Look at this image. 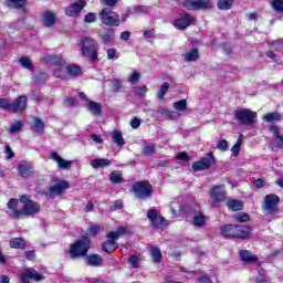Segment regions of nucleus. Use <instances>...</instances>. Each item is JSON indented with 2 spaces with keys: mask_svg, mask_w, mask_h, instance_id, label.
Masks as SVG:
<instances>
[{
  "mask_svg": "<svg viewBox=\"0 0 283 283\" xmlns=\"http://www.w3.org/2000/svg\"><path fill=\"white\" fill-rule=\"evenodd\" d=\"M7 207V213L13 220H20L23 216H36L41 211V206L28 196H22L20 199L11 198Z\"/></svg>",
  "mask_w": 283,
  "mask_h": 283,
  "instance_id": "f257e3e1",
  "label": "nucleus"
},
{
  "mask_svg": "<svg viewBox=\"0 0 283 283\" xmlns=\"http://www.w3.org/2000/svg\"><path fill=\"white\" fill-rule=\"evenodd\" d=\"M97 48L98 43L92 38H84L81 41L82 56L88 59V61H96L98 59Z\"/></svg>",
  "mask_w": 283,
  "mask_h": 283,
  "instance_id": "f03ea898",
  "label": "nucleus"
},
{
  "mask_svg": "<svg viewBox=\"0 0 283 283\" xmlns=\"http://www.w3.org/2000/svg\"><path fill=\"white\" fill-rule=\"evenodd\" d=\"M127 233V228L119 227L117 231H111L107 233L106 238L108 240L103 244V251L106 253H114L115 250L118 249V243L116 242L120 235H125Z\"/></svg>",
  "mask_w": 283,
  "mask_h": 283,
  "instance_id": "7ed1b4c3",
  "label": "nucleus"
},
{
  "mask_svg": "<svg viewBox=\"0 0 283 283\" xmlns=\"http://www.w3.org/2000/svg\"><path fill=\"white\" fill-rule=\"evenodd\" d=\"M91 247H92V241H90V238L83 237L82 239L77 240L75 243L71 245V249H70L71 258H85Z\"/></svg>",
  "mask_w": 283,
  "mask_h": 283,
  "instance_id": "20e7f679",
  "label": "nucleus"
},
{
  "mask_svg": "<svg viewBox=\"0 0 283 283\" xmlns=\"http://www.w3.org/2000/svg\"><path fill=\"white\" fill-rule=\"evenodd\" d=\"M99 20L104 25H109L111 28H118V25H120V15L109 8L101 10Z\"/></svg>",
  "mask_w": 283,
  "mask_h": 283,
  "instance_id": "39448f33",
  "label": "nucleus"
},
{
  "mask_svg": "<svg viewBox=\"0 0 283 283\" xmlns=\"http://www.w3.org/2000/svg\"><path fill=\"white\" fill-rule=\"evenodd\" d=\"M234 118L238 123H241V125H255V123H258V113L249 108H243L234 111Z\"/></svg>",
  "mask_w": 283,
  "mask_h": 283,
  "instance_id": "423d86ee",
  "label": "nucleus"
},
{
  "mask_svg": "<svg viewBox=\"0 0 283 283\" xmlns=\"http://www.w3.org/2000/svg\"><path fill=\"white\" fill-rule=\"evenodd\" d=\"M135 198L138 200H145L151 196V186L148 181H139L133 186Z\"/></svg>",
  "mask_w": 283,
  "mask_h": 283,
  "instance_id": "0eeeda50",
  "label": "nucleus"
},
{
  "mask_svg": "<svg viewBox=\"0 0 283 283\" xmlns=\"http://www.w3.org/2000/svg\"><path fill=\"white\" fill-rule=\"evenodd\" d=\"M45 62L52 63L54 65L53 76H55V78H59L57 74H67V72L65 71V65H67V61H65L63 57L50 55L45 57Z\"/></svg>",
  "mask_w": 283,
  "mask_h": 283,
  "instance_id": "6e6552de",
  "label": "nucleus"
},
{
  "mask_svg": "<svg viewBox=\"0 0 283 283\" xmlns=\"http://www.w3.org/2000/svg\"><path fill=\"white\" fill-rule=\"evenodd\" d=\"M212 6L209 0H185L182 2V8H186V10H207Z\"/></svg>",
  "mask_w": 283,
  "mask_h": 283,
  "instance_id": "1a4fd4ad",
  "label": "nucleus"
},
{
  "mask_svg": "<svg viewBox=\"0 0 283 283\" xmlns=\"http://www.w3.org/2000/svg\"><path fill=\"white\" fill-rule=\"evenodd\" d=\"M64 70L66 72L64 74H59V72H55V74L64 81H70L72 78H76L77 76H81V74H82L81 66L77 64H71V65L65 64Z\"/></svg>",
  "mask_w": 283,
  "mask_h": 283,
  "instance_id": "9d476101",
  "label": "nucleus"
},
{
  "mask_svg": "<svg viewBox=\"0 0 283 283\" xmlns=\"http://www.w3.org/2000/svg\"><path fill=\"white\" fill-rule=\"evenodd\" d=\"M210 198L213 202H224L227 200V188L224 185L213 186L210 190Z\"/></svg>",
  "mask_w": 283,
  "mask_h": 283,
  "instance_id": "9b49d317",
  "label": "nucleus"
},
{
  "mask_svg": "<svg viewBox=\"0 0 283 283\" xmlns=\"http://www.w3.org/2000/svg\"><path fill=\"white\" fill-rule=\"evenodd\" d=\"M30 280H33V282H41V280H43V274L36 272V270L32 268L23 270L21 273V283H30Z\"/></svg>",
  "mask_w": 283,
  "mask_h": 283,
  "instance_id": "f8f14e48",
  "label": "nucleus"
},
{
  "mask_svg": "<svg viewBox=\"0 0 283 283\" xmlns=\"http://www.w3.org/2000/svg\"><path fill=\"white\" fill-rule=\"evenodd\" d=\"M196 19H193L191 14L184 13L181 18L174 21V28H176V30H187L189 25H193Z\"/></svg>",
  "mask_w": 283,
  "mask_h": 283,
  "instance_id": "ddd939ff",
  "label": "nucleus"
},
{
  "mask_svg": "<svg viewBox=\"0 0 283 283\" xmlns=\"http://www.w3.org/2000/svg\"><path fill=\"white\" fill-rule=\"evenodd\" d=\"M70 189V182L66 180H60L55 185L49 187V196L50 198H55V196H61L63 191Z\"/></svg>",
  "mask_w": 283,
  "mask_h": 283,
  "instance_id": "4468645a",
  "label": "nucleus"
},
{
  "mask_svg": "<svg viewBox=\"0 0 283 283\" xmlns=\"http://www.w3.org/2000/svg\"><path fill=\"white\" fill-rule=\"evenodd\" d=\"M279 202L280 197H277L276 195H268L264 199L263 209L266 211V213H275Z\"/></svg>",
  "mask_w": 283,
  "mask_h": 283,
  "instance_id": "2eb2a0df",
  "label": "nucleus"
},
{
  "mask_svg": "<svg viewBox=\"0 0 283 283\" xmlns=\"http://www.w3.org/2000/svg\"><path fill=\"white\" fill-rule=\"evenodd\" d=\"M51 160H54V163H56L59 169H64V170L72 169V166L74 165V161L64 159L56 151L51 153Z\"/></svg>",
  "mask_w": 283,
  "mask_h": 283,
  "instance_id": "dca6fc26",
  "label": "nucleus"
},
{
  "mask_svg": "<svg viewBox=\"0 0 283 283\" xmlns=\"http://www.w3.org/2000/svg\"><path fill=\"white\" fill-rule=\"evenodd\" d=\"M147 218L148 220H150L151 224L155 228L167 226V221L165 220V218L158 216V211H156L155 209L148 210Z\"/></svg>",
  "mask_w": 283,
  "mask_h": 283,
  "instance_id": "f3484780",
  "label": "nucleus"
},
{
  "mask_svg": "<svg viewBox=\"0 0 283 283\" xmlns=\"http://www.w3.org/2000/svg\"><path fill=\"white\" fill-rule=\"evenodd\" d=\"M40 22L44 28H54L56 24V13L52 11H45L42 13Z\"/></svg>",
  "mask_w": 283,
  "mask_h": 283,
  "instance_id": "a211bd4d",
  "label": "nucleus"
},
{
  "mask_svg": "<svg viewBox=\"0 0 283 283\" xmlns=\"http://www.w3.org/2000/svg\"><path fill=\"white\" fill-rule=\"evenodd\" d=\"M85 8V1L80 0L77 2L71 3L69 7H66L65 12L67 17H78L81 14V11Z\"/></svg>",
  "mask_w": 283,
  "mask_h": 283,
  "instance_id": "6ab92c4d",
  "label": "nucleus"
},
{
  "mask_svg": "<svg viewBox=\"0 0 283 283\" xmlns=\"http://www.w3.org/2000/svg\"><path fill=\"white\" fill-rule=\"evenodd\" d=\"M211 165H213V157L209 156V157H205L201 160L195 163L192 165V169H193V171H205V169H209V167H211Z\"/></svg>",
  "mask_w": 283,
  "mask_h": 283,
  "instance_id": "aec40b11",
  "label": "nucleus"
},
{
  "mask_svg": "<svg viewBox=\"0 0 283 283\" xmlns=\"http://www.w3.org/2000/svg\"><path fill=\"white\" fill-rule=\"evenodd\" d=\"M12 112L19 114V112H24L28 107V97L24 95L19 96L14 102H12Z\"/></svg>",
  "mask_w": 283,
  "mask_h": 283,
  "instance_id": "412c9836",
  "label": "nucleus"
},
{
  "mask_svg": "<svg viewBox=\"0 0 283 283\" xmlns=\"http://www.w3.org/2000/svg\"><path fill=\"white\" fill-rule=\"evenodd\" d=\"M28 125L35 134H42L43 129H45V123H43L39 117H32L28 122Z\"/></svg>",
  "mask_w": 283,
  "mask_h": 283,
  "instance_id": "4be33fe9",
  "label": "nucleus"
},
{
  "mask_svg": "<svg viewBox=\"0 0 283 283\" xmlns=\"http://www.w3.org/2000/svg\"><path fill=\"white\" fill-rule=\"evenodd\" d=\"M18 171L22 178H30L34 174V168L27 161L20 163Z\"/></svg>",
  "mask_w": 283,
  "mask_h": 283,
  "instance_id": "5701e85b",
  "label": "nucleus"
},
{
  "mask_svg": "<svg viewBox=\"0 0 283 283\" xmlns=\"http://www.w3.org/2000/svg\"><path fill=\"white\" fill-rule=\"evenodd\" d=\"M85 107L92 116H101V112H103V106L101 103L94 101H86Z\"/></svg>",
  "mask_w": 283,
  "mask_h": 283,
  "instance_id": "b1692460",
  "label": "nucleus"
},
{
  "mask_svg": "<svg viewBox=\"0 0 283 283\" xmlns=\"http://www.w3.org/2000/svg\"><path fill=\"white\" fill-rule=\"evenodd\" d=\"M234 238H238L239 240H247L251 233V229L247 226H234Z\"/></svg>",
  "mask_w": 283,
  "mask_h": 283,
  "instance_id": "393cba45",
  "label": "nucleus"
},
{
  "mask_svg": "<svg viewBox=\"0 0 283 283\" xmlns=\"http://www.w3.org/2000/svg\"><path fill=\"white\" fill-rule=\"evenodd\" d=\"M181 56L186 61V63H192L193 61H198V59H200V53L198 52V49L192 48L184 53Z\"/></svg>",
  "mask_w": 283,
  "mask_h": 283,
  "instance_id": "a878e982",
  "label": "nucleus"
},
{
  "mask_svg": "<svg viewBox=\"0 0 283 283\" xmlns=\"http://www.w3.org/2000/svg\"><path fill=\"white\" fill-rule=\"evenodd\" d=\"M235 231H239V228H235L233 224H226L221 228V235L224 238H235Z\"/></svg>",
  "mask_w": 283,
  "mask_h": 283,
  "instance_id": "bb28decb",
  "label": "nucleus"
},
{
  "mask_svg": "<svg viewBox=\"0 0 283 283\" xmlns=\"http://www.w3.org/2000/svg\"><path fill=\"white\" fill-rule=\"evenodd\" d=\"M109 165H112V161H109L107 158H96L91 161V167H93V169L109 167Z\"/></svg>",
  "mask_w": 283,
  "mask_h": 283,
  "instance_id": "cd10ccee",
  "label": "nucleus"
},
{
  "mask_svg": "<svg viewBox=\"0 0 283 283\" xmlns=\"http://www.w3.org/2000/svg\"><path fill=\"white\" fill-rule=\"evenodd\" d=\"M25 123L21 120H15L12 124H10V126L7 128V132L11 135L19 134V132H21V129H23Z\"/></svg>",
  "mask_w": 283,
  "mask_h": 283,
  "instance_id": "c85d7f7f",
  "label": "nucleus"
},
{
  "mask_svg": "<svg viewBox=\"0 0 283 283\" xmlns=\"http://www.w3.org/2000/svg\"><path fill=\"white\" fill-rule=\"evenodd\" d=\"M111 138L117 147H123V145H125V138L123 137V133H120V130H113Z\"/></svg>",
  "mask_w": 283,
  "mask_h": 283,
  "instance_id": "c756f323",
  "label": "nucleus"
},
{
  "mask_svg": "<svg viewBox=\"0 0 283 283\" xmlns=\"http://www.w3.org/2000/svg\"><path fill=\"white\" fill-rule=\"evenodd\" d=\"M262 118L265 123H280L282 120V115L277 112H273L263 115Z\"/></svg>",
  "mask_w": 283,
  "mask_h": 283,
  "instance_id": "7c9ffc66",
  "label": "nucleus"
},
{
  "mask_svg": "<svg viewBox=\"0 0 283 283\" xmlns=\"http://www.w3.org/2000/svg\"><path fill=\"white\" fill-rule=\"evenodd\" d=\"M206 223H207V217H205L202 212H197L193 216V219H192L193 227H205Z\"/></svg>",
  "mask_w": 283,
  "mask_h": 283,
  "instance_id": "2f4dec72",
  "label": "nucleus"
},
{
  "mask_svg": "<svg viewBox=\"0 0 283 283\" xmlns=\"http://www.w3.org/2000/svg\"><path fill=\"white\" fill-rule=\"evenodd\" d=\"M85 261L91 266H99V264L103 262V256H101L98 254H91V255L86 256Z\"/></svg>",
  "mask_w": 283,
  "mask_h": 283,
  "instance_id": "473e14b6",
  "label": "nucleus"
},
{
  "mask_svg": "<svg viewBox=\"0 0 283 283\" xmlns=\"http://www.w3.org/2000/svg\"><path fill=\"white\" fill-rule=\"evenodd\" d=\"M227 207L231 209V211H242L243 203L240 200L231 199L227 202Z\"/></svg>",
  "mask_w": 283,
  "mask_h": 283,
  "instance_id": "72a5a7b5",
  "label": "nucleus"
},
{
  "mask_svg": "<svg viewBox=\"0 0 283 283\" xmlns=\"http://www.w3.org/2000/svg\"><path fill=\"white\" fill-rule=\"evenodd\" d=\"M240 258H241L242 262H255V260H258V258L255 255H253L251 252H249L247 250L240 251Z\"/></svg>",
  "mask_w": 283,
  "mask_h": 283,
  "instance_id": "f704fd0d",
  "label": "nucleus"
},
{
  "mask_svg": "<svg viewBox=\"0 0 283 283\" xmlns=\"http://www.w3.org/2000/svg\"><path fill=\"white\" fill-rule=\"evenodd\" d=\"M11 249H25V241L21 238H13L9 242Z\"/></svg>",
  "mask_w": 283,
  "mask_h": 283,
  "instance_id": "c9c22d12",
  "label": "nucleus"
},
{
  "mask_svg": "<svg viewBox=\"0 0 283 283\" xmlns=\"http://www.w3.org/2000/svg\"><path fill=\"white\" fill-rule=\"evenodd\" d=\"M116 34L113 30H107L101 34L103 43H112L114 41Z\"/></svg>",
  "mask_w": 283,
  "mask_h": 283,
  "instance_id": "e433bc0d",
  "label": "nucleus"
},
{
  "mask_svg": "<svg viewBox=\"0 0 283 283\" xmlns=\"http://www.w3.org/2000/svg\"><path fill=\"white\" fill-rule=\"evenodd\" d=\"M109 180L113 185H120L123 182V174L120 171H113L109 175Z\"/></svg>",
  "mask_w": 283,
  "mask_h": 283,
  "instance_id": "4c0bfd02",
  "label": "nucleus"
},
{
  "mask_svg": "<svg viewBox=\"0 0 283 283\" xmlns=\"http://www.w3.org/2000/svg\"><path fill=\"white\" fill-rule=\"evenodd\" d=\"M174 109L176 112H186L187 111V99H180L172 104Z\"/></svg>",
  "mask_w": 283,
  "mask_h": 283,
  "instance_id": "58836bf2",
  "label": "nucleus"
},
{
  "mask_svg": "<svg viewBox=\"0 0 283 283\" xmlns=\"http://www.w3.org/2000/svg\"><path fill=\"white\" fill-rule=\"evenodd\" d=\"M270 132L274 136V138L279 140L281 145H283V136L280 134V127L272 125L270 126Z\"/></svg>",
  "mask_w": 283,
  "mask_h": 283,
  "instance_id": "ea45409f",
  "label": "nucleus"
},
{
  "mask_svg": "<svg viewBox=\"0 0 283 283\" xmlns=\"http://www.w3.org/2000/svg\"><path fill=\"white\" fill-rule=\"evenodd\" d=\"M20 65L22 67H24V70H30L32 72V70H34V66L32 65V62L30 61V57L28 56H22L20 60Z\"/></svg>",
  "mask_w": 283,
  "mask_h": 283,
  "instance_id": "a19ab883",
  "label": "nucleus"
},
{
  "mask_svg": "<svg viewBox=\"0 0 283 283\" xmlns=\"http://www.w3.org/2000/svg\"><path fill=\"white\" fill-rule=\"evenodd\" d=\"M12 102L8 98H0V109L4 112H12Z\"/></svg>",
  "mask_w": 283,
  "mask_h": 283,
  "instance_id": "79ce46f5",
  "label": "nucleus"
},
{
  "mask_svg": "<svg viewBox=\"0 0 283 283\" xmlns=\"http://www.w3.org/2000/svg\"><path fill=\"white\" fill-rule=\"evenodd\" d=\"M150 255L154 262H160V258H163V253L160 252V248L153 247L150 249Z\"/></svg>",
  "mask_w": 283,
  "mask_h": 283,
  "instance_id": "37998d69",
  "label": "nucleus"
},
{
  "mask_svg": "<svg viewBox=\"0 0 283 283\" xmlns=\"http://www.w3.org/2000/svg\"><path fill=\"white\" fill-rule=\"evenodd\" d=\"M7 6L9 8H23L25 0H7Z\"/></svg>",
  "mask_w": 283,
  "mask_h": 283,
  "instance_id": "c03bdc74",
  "label": "nucleus"
},
{
  "mask_svg": "<svg viewBox=\"0 0 283 283\" xmlns=\"http://www.w3.org/2000/svg\"><path fill=\"white\" fill-rule=\"evenodd\" d=\"M167 92H169V83H164L161 86H160V88H159V91L157 92V97L159 98V99H163V98H165V95L167 94Z\"/></svg>",
  "mask_w": 283,
  "mask_h": 283,
  "instance_id": "a18cd8bd",
  "label": "nucleus"
},
{
  "mask_svg": "<svg viewBox=\"0 0 283 283\" xmlns=\"http://www.w3.org/2000/svg\"><path fill=\"white\" fill-rule=\"evenodd\" d=\"M233 4V0H219L218 8L219 10H229Z\"/></svg>",
  "mask_w": 283,
  "mask_h": 283,
  "instance_id": "49530a36",
  "label": "nucleus"
},
{
  "mask_svg": "<svg viewBox=\"0 0 283 283\" xmlns=\"http://www.w3.org/2000/svg\"><path fill=\"white\" fill-rule=\"evenodd\" d=\"M240 147H242V138L241 137H239L235 145H233L231 148L232 156H234V157L240 156Z\"/></svg>",
  "mask_w": 283,
  "mask_h": 283,
  "instance_id": "de8ad7c7",
  "label": "nucleus"
},
{
  "mask_svg": "<svg viewBox=\"0 0 283 283\" xmlns=\"http://www.w3.org/2000/svg\"><path fill=\"white\" fill-rule=\"evenodd\" d=\"M140 73L139 72H133L129 76H128V83H130V85H136L138 83V81H140Z\"/></svg>",
  "mask_w": 283,
  "mask_h": 283,
  "instance_id": "09e8293b",
  "label": "nucleus"
},
{
  "mask_svg": "<svg viewBox=\"0 0 283 283\" xmlns=\"http://www.w3.org/2000/svg\"><path fill=\"white\" fill-rule=\"evenodd\" d=\"M133 92L137 96H145L147 94V92H149V88H147V86H135L133 88Z\"/></svg>",
  "mask_w": 283,
  "mask_h": 283,
  "instance_id": "8fccbe9b",
  "label": "nucleus"
},
{
  "mask_svg": "<svg viewBox=\"0 0 283 283\" xmlns=\"http://www.w3.org/2000/svg\"><path fill=\"white\" fill-rule=\"evenodd\" d=\"M161 116H167V118H180V115L178 112L175 111H168V109H164L160 111Z\"/></svg>",
  "mask_w": 283,
  "mask_h": 283,
  "instance_id": "3c124183",
  "label": "nucleus"
},
{
  "mask_svg": "<svg viewBox=\"0 0 283 283\" xmlns=\"http://www.w3.org/2000/svg\"><path fill=\"white\" fill-rule=\"evenodd\" d=\"M143 151H144V154L151 156L153 154H156V145L146 144V145H144Z\"/></svg>",
  "mask_w": 283,
  "mask_h": 283,
  "instance_id": "603ef678",
  "label": "nucleus"
},
{
  "mask_svg": "<svg viewBox=\"0 0 283 283\" xmlns=\"http://www.w3.org/2000/svg\"><path fill=\"white\" fill-rule=\"evenodd\" d=\"M98 15L94 12H90L84 17V23H96Z\"/></svg>",
  "mask_w": 283,
  "mask_h": 283,
  "instance_id": "864d4df0",
  "label": "nucleus"
},
{
  "mask_svg": "<svg viewBox=\"0 0 283 283\" xmlns=\"http://www.w3.org/2000/svg\"><path fill=\"white\" fill-rule=\"evenodd\" d=\"M271 6L275 12H283V0H273Z\"/></svg>",
  "mask_w": 283,
  "mask_h": 283,
  "instance_id": "5fc2aeb1",
  "label": "nucleus"
},
{
  "mask_svg": "<svg viewBox=\"0 0 283 283\" xmlns=\"http://www.w3.org/2000/svg\"><path fill=\"white\" fill-rule=\"evenodd\" d=\"M217 149H219L220 151H227V149H229V142H227L226 139H220L217 143Z\"/></svg>",
  "mask_w": 283,
  "mask_h": 283,
  "instance_id": "6e6d98bb",
  "label": "nucleus"
},
{
  "mask_svg": "<svg viewBox=\"0 0 283 283\" xmlns=\"http://www.w3.org/2000/svg\"><path fill=\"white\" fill-rule=\"evenodd\" d=\"M129 264L133 266V269H138V266H140V260L135 254H133L129 258Z\"/></svg>",
  "mask_w": 283,
  "mask_h": 283,
  "instance_id": "4d7b16f0",
  "label": "nucleus"
},
{
  "mask_svg": "<svg viewBox=\"0 0 283 283\" xmlns=\"http://www.w3.org/2000/svg\"><path fill=\"white\" fill-rule=\"evenodd\" d=\"M102 231L101 226H91L88 228L90 235H98V232Z\"/></svg>",
  "mask_w": 283,
  "mask_h": 283,
  "instance_id": "13d9d810",
  "label": "nucleus"
},
{
  "mask_svg": "<svg viewBox=\"0 0 283 283\" xmlns=\"http://www.w3.org/2000/svg\"><path fill=\"white\" fill-rule=\"evenodd\" d=\"M4 156L7 160H11V158H14V151H12V148L10 146H6Z\"/></svg>",
  "mask_w": 283,
  "mask_h": 283,
  "instance_id": "bf43d9fd",
  "label": "nucleus"
},
{
  "mask_svg": "<svg viewBox=\"0 0 283 283\" xmlns=\"http://www.w3.org/2000/svg\"><path fill=\"white\" fill-rule=\"evenodd\" d=\"M130 127H133V129H138V127H140V118L134 117L130 120Z\"/></svg>",
  "mask_w": 283,
  "mask_h": 283,
  "instance_id": "052dcab7",
  "label": "nucleus"
},
{
  "mask_svg": "<svg viewBox=\"0 0 283 283\" xmlns=\"http://www.w3.org/2000/svg\"><path fill=\"white\" fill-rule=\"evenodd\" d=\"M237 222H249V217L247 213L238 214L235 217Z\"/></svg>",
  "mask_w": 283,
  "mask_h": 283,
  "instance_id": "680f3d73",
  "label": "nucleus"
},
{
  "mask_svg": "<svg viewBox=\"0 0 283 283\" xmlns=\"http://www.w3.org/2000/svg\"><path fill=\"white\" fill-rule=\"evenodd\" d=\"M101 3H103V6H108L109 8H114V6L118 3V0H101Z\"/></svg>",
  "mask_w": 283,
  "mask_h": 283,
  "instance_id": "e2e57ef3",
  "label": "nucleus"
},
{
  "mask_svg": "<svg viewBox=\"0 0 283 283\" xmlns=\"http://www.w3.org/2000/svg\"><path fill=\"white\" fill-rule=\"evenodd\" d=\"M106 54H107V59L109 60L118 59V56H116V49L107 50Z\"/></svg>",
  "mask_w": 283,
  "mask_h": 283,
  "instance_id": "0e129e2a",
  "label": "nucleus"
},
{
  "mask_svg": "<svg viewBox=\"0 0 283 283\" xmlns=\"http://www.w3.org/2000/svg\"><path fill=\"white\" fill-rule=\"evenodd\" d=\"M111 84L113 85L116 92H118V90H120V87L123 86V84L120 83V80H112Z\"/></svg>",
  "mask_w": 283,
  "mask_h": 283,
  "instance_id": "69168bd1",
  "label": "nucleus"
},
{
  "mask_svg": "<svg viewBox=\"0 0 283 283\" xmlns=\"http://www.w3.org/2000/svg\"><path fill=\"white\" fill-rule=\"evenodd\" d=\"M177 160H184V163H189V155L187 153H180L177 155Z\"/></svg>",
  "mask_w": 283,
  "mask_h": 283,
  "instance_id": "338daca9",
  "label": "nucleus"
},
{
  "mask_svg": "<svg viewBox=\"0 0 283 283\" xmlns=\"http://www.w3.org/2000/svg\"><path fill=\"white\" fill-rule=\"evenodd\" d=\"M272 48H276V50H282V48H283V39L274 41L272 43Z\"/></svg>",
  "mask_w": 283,
  "mask_h": 283,
  "instance_id": "774afa93",
  "label": "nucleus"
}]
</instances>
